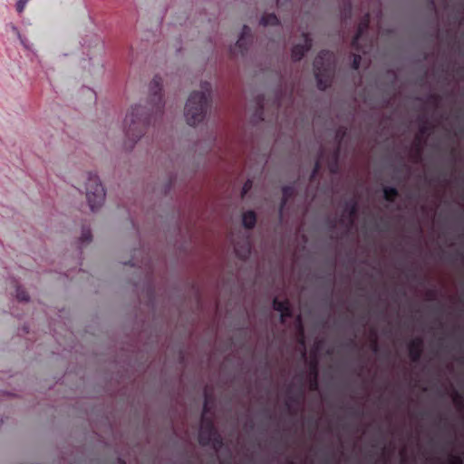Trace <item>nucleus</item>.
<instances>
[{
  "label": "nucleus",
  "instance_id": "obj_1",
  "mask_svg": "<svg viewBox=\"0 0 464 464\" xmlns=\"http://www.w3.org/2000/svg\"><path fill=\"white\" fill-rule=\"evenodd\" d=\"M150 102L147 105L140 103L130 106L123 120V131L128 146L132 148L145 134L151 121L152 114H160L164 107L162 100V79L155 76L150 83Z\"/></svg>",
  "mask_w": 464,
  "mask_h": 464
},
{
  "label": "nucleus",
  "instance_id": "obj_2",
  "mask_svg": "<svg viewBox=\"0 0 464 464\" xmlns=\"http://www.w3.org/2000/svg\"><path fill=\"white\" fill-rule=\"evenodd\" d=\"M200 87L201 90L193 92L186 102L184 115L187 123L190 126L201 122L208 111L211 84L208 82H203Z\"/></svg>",
  "mask_w": 464,
  "mask_h": 464
},
{
  "label": "nucleus",
  "instance_id": "obj_3",
  "mask_svg": "<svg viewBox=\"0 0 464 464\" xmlns=\"http://www.w3.org/2000/svg\"><path fill=\"white\" fill-rule=\"evenodd\" d=\"M334 69V54L329 51H321L314 61V76L317 87L320 90H325L327 88Z\"/></svg>",
  "mask_w": 464,
  "mask_h": 464
},
{
  "label": "nucleus",
  "instance_id": "obj_4",
  "mask_svg": "<svg viewBox=\"0 0 464 464\" xmlns=\"http://www.w3.org/2000/svg\"><path fill=\"white\" fill-rule=\"evenodd\" d=\"M208 403V396L205 395L203 412L198 430V440L203 446H211L213 449L218 450L221 448L223 441L217 431L213 421L207 417Z\"/></svg>",
  "mask_w": 464,
  "mask_h": 464
},
{
  "label": "nucleus",
  "instance_id": "obj_5",
  "mask_svg": "<svg viewBox=\"0 0 464 464\" xmlns=\"http://www.w3.org/2000/svg\"><path fill=\"white\" fill-rule=\"evenodd\" d=\"M85 193L89 207L95 211L102 206L105 200V189L96 173L87 172L84 175Z\"/></svg>",
  "mask_w": 464,
  "mask_h": 464
},
{
  "label": "nucleus",
  "instance_id": "obj_6",
  "mask_svg": "<svg viewBox=\"0 0 464 464\" xmlns=\"http://www.w3.org/2000/svg\"><path fill=\"white\" fill-rule=\"evenodd\" d=\"M251 39V29L247 25H244L240 36L234 46H231L230 53L233 55H245L248 49Z\"/></svg>",
  "mask_w": 464,
  "mask_h": 464
},
{
  "label": "nucleus",
  "instance_id": "obj_7",
  "mask_svg": "<svg viewBox=\"0 0 464 464\" xmlns=\"http://www.w3.org/2000/svg\"><path fill=\"white\" fill-rule=\"evenodd\" d=\"M369 20H370V15H369V14H367L358 25L357 32L352 41V47L355 51H358V52L362 51V53H365V51L362 50V47L360 46V41H361V38L362 37L363 34L367 31V29L369 27Z\"/></svg>",
  "mask_w": 464,
  "mask_h": 464
},
{
  "label": "nucleus",
  "instance_id": "obj_8",
  "mask_svg": "<svg viewBox=\"0 0 464 464\" xmlns=\"http://www.w3.org/2000/svg\"><path fill=\"white\" fill-rule=\"evenodd\" d=\"M312 47V39L304 34V43L295 44L292 49V59L294 61H300L304 53Z\"/></svg>",
  "mask_w": 464,
  "mask_h": 464
},
{
  "label": "nucleus",
  "instance_id": "obj_9",
  "mask_svg": "<svg viewBox=\"0 0 464 464\" xmlns=\"http://www.w3.org/2000/svg\"><path fill=\"white\" fill-rule=\"evenodd\" d=\"M422 348L423 340L420 337H416L409 343V355L413 362H418L420 360Z\"/></svg>",
  "mask_w": 464,
  "mask_h": 464
},
{
  "label": "nucleus",
  "instance_id": "obj_10",
  "mask_svg": "<svg viewBox=\"0 0 464 464\" xmlns=\"http://www.w3.org/2000/svg\"><path fill=\"white\" fill-rule=\"evenodd\" d=\"M273 307L276 311L280 313V320L285 323L286 317L292 316L290 304L287 300L281 301L275 298L273 301Z\"/></svg>",
  "mask_w": 464,
  "mask_h": 464
},
{
  "label": "nucleus",
  "instance_id": "obj_11",
  "mask_svg": "<svg viewBox=\"0 0 464 464\" xmlns=\"http://www.w3.org/2000/svg\"><path fill=\"white\" fill-rule=\"evenodd\" d=\"M357 212V202L353 199L348 200L344 204L343 217L348 226H353Z\"/></svg>",
  "mask_w": 464,
  "mask_h": 464
},
{
  "label": "nucleus",
  "instance_id": "obj_12",
  "mask_svg": "<svg viewBox=\"0 0 464 464\" xmlns=\"http://www.w3.org/2000/svg\"><path fill=\"white\" fill-rule=\"evenodd\" d=\"M256 215L253 211H246L243 214L242 223L246 228H252L256 225Z\"/></svg>",
  "mask_w": 464,
  "mask_h": 464
},
{
  "label": "nucleus",
  "instance_id": "obj_13",
  "mask_svg": "<svg viewBox=\"0 0 464 464\" xmlns=\"http://www.w3.org/2000/svg\"><path fill=\"white\" fill-rule=\"evenodd\" d=\"M398 196V190L394 187H384L383 188V198L389 202H393L395 198Z\"/></svg>",
  "mask_w": 464,
  "mask_h": 464
},
{
  "label": "nucleus",
  "instance_id": "obj_14",
  "mask_svg": "<svg viewBox=\"0 0 464 464\" xmlns=\"http://www.w3.org/2000/svg\"><path fill=\"white\" fill-rule=\"evenodd\" d=\"M279 20L275 14H268L266 15H263L260 20V24L264 26L266 25H276L278 24Z\"/></svg>",
  "mask_w": 464,
  "mask_h": 464
},
{
  "label": "nucleus",
  "instance_id": "obj_15",
  "mask_svg": "<svg viewBox=\"0 0 464 464\" xmlns=\"http://www.w3.org/2000/svg\"><path fill=\"white\" fill-rule=\"evenodd\" d=\"M294 187L293 186H285L283 188V198L281 202V209L286 205L287 200L293 196L294 194Z\"/></svg>",
  "mask_w": 464,
  "mask_h": 464
},
{
  "label": "nucleus",
  "instance_id": "obj_16",
  "mask_svg": "<svg viewBox=\"0 0 464 464\" xmlns=\"http://www.w3.org/2000/svg\"><path fill=\"white\" fill-rule=\"evenodd\" d=\"M92 236L91 229L89 227H82V235L80 237L81 244H82V245L88 244L92 241Z\"/></svg>",
  "mask_w": 464,
  "mask_h": 464
},
{
  "label": "nucleus",
  "instance_id": "obj_17",
  "mask_svg": "<svg viewBox=\"0 0 464 464\" xmlns=\"http://www.w3.org/2000/svg\"><path fill=\"white\" fill-rule=\"evenodd\" d=\"M16 298L19 301L27 302L29 300L28 294L21 287L16 288Z\"/></svg>",
  "mask_w": 464,
  "mask_h": 464
},
{
  "label": "nucleus",
  "instance_id": "obj_18",
  "mask_svg": "<svg viewBox=\"0 0 464 464\" xmlns=\"http://www.w3.org/2000/svg\"><path fill=\"white\" fill-rule=\"evenodd\" d=\"M429 131H430V127H429L427 121L421 120V122L419 126L420 136H423V135L429 133Z\"/></svg>",
  "mask_w": 464,
  "mask_h": 464
},
{
  "label": "nucleus",
  "instance_id": "obj_19",
  "mask_svg": "<svg viewBox=\"0 0 464 464\" xmlns=\"http://www.w3.org/2000/svg\"><path fill=\"white\" fill-rule=\"evenodd\" d=\"M21 44L24 46V49L28 51L34 50V44L30 43L25 37H24L22 34L18 37Z\"/></svg>",
  "mask_w": 464,
  "mask_h": 464
},
{
  "label": "nucleus",
  "instance_id": "obj_20",
  "mask_svg": "<svg viewBox=\"0 0 464 464\" xmlns=\"http://www.w3.org/2000/svg\"><path fill=\"white\" fill-rule=\"evenodd\" d=\"M235 250L240 258L245 259L247 256V255L249 254V246L248 245L244 246L241 250H239L236 247Z\"/></svg>",
  "mask_w": 464,
  "mask_h": 464
},
{
  "label": "nucleus",
  "instance_id": "obj_21",
  "mask_svg": "<svg viewBox=\"0 0 464 464\" xmlns=\"http://www.w3.org/2000/svg\"><path fill=\"white\" fill-rule=\"evenodd\" d=\"M450 464H463L462 458L457 455H450L449 457Z\"/></svg>",
  "mask_w": 464,
  "mask_h": 464
},
{
  "label": "nucleus",
  "instance_id": "obj_22",
  "mask_svg": "<svg viewBox=\"0 0 464 464\" xmlns=\"http://www.w3.org/2000/svg\"><path fill=\"white\" fill-rule=\"evenodd\" d=\"M361 60H362V58H361L360 54H353V63H352L353 69L357 70L360 67Z\"/></svg>",
  "mask_w": 464,
  "mask_h": 464
},
{
  "label": "nucleus",
  "instance_id": "obj_23",
  "mask_svg": "<svg viewBox=\"0 0 464 464\" xmlns=\"http://www.w3.org/2000/svg\"><path fill=\"white\" fill-rule=\"evenodd\" d=\"M28 1L29 0H18L16 3V11L18 13H22L24 10Z\"/></svg>",
  "mask_w": 464,
  "mask_h": 464
},
{
  "label": "nucleus",
  "instance_id": "obj_24",
  "mask_svg": "<svg viewBox=\"0 0 464 464\" xmlns=\"http://www.w3.org/2000/svg\"><path fill=\"white\" fill-rule=\"evenodd\" d=\"M320 158H322V153L320 154ZM320 160H321V159H319V160L315 162V164H314V167L313 172H312V174H311V179H314V178L316 176V174L318 173L319 169H320Z\"/></svg>",
  "mask_w": 464,
  "mask_h": 464
},
{
  "label": "nucleus",
  "instance_id": "obj_25",
  "mask_svg": "<svg viewBox=\"0 0 464 464\" xmlns=\"http://www.w3.org/2000/svg\"><path fill=\"white\" fill-rule=\"evenodd\" d=\"M7 26H8V27L10 28V30H11V31H12V32H13V33L17 36V38L19 37V35H21V34H20V32H19L18 28H17L14 24H8Z\"/></svg>",
  "mask_w": 464,
  "mask_h": 464
},
{
  "label": "nucleus",
  "instance_id": "obj_26",
  "mask_svg": "<svg viewBox=\"0 0 464 464\" xmlns=\"http://www.w3.org/2000/svg\"><path fill=\"white\" fill-rule=\"evenodd\" d=\"M251 181L247 180L243 186V194L247 193V191L251 188Z\"/></svg>",
  "mask_w": 464,
  "mask_h": 464
},
{
  "label": "nucleus",
  "instance_id": "obj_27",
  "mask_svg": "<svg viewBox=\"0 0 464 464\" xmlns=\"http://www.w3.org/2000/svg\"><path fill=\"white\" fill-rule=\"evenodd\" d=\"M337 157H338V150H336L334 151V160H336V159H337Z\"/></svg>",
  "mask_w": 464,
  "mask_h": 464
},
{
  "label": "nucleus",
  "instance_id": "obj_28",
  "mask_svg": "<svg viewBox=\"0 0 464 464\" xmlns=\"http://www.w3.org/2000/svg\"><path fill=\"white\" fill-rule=\"evenodd\" d=\"M297 323H298L299 326H301V317L300 316L297 317Z\"/></svg>",
  "mask_w": 464,
  "mask_h": 464
},
{
  "label": "nucleus",
  "instance_id": "obj_29",
  "mask_svg": "<svg viewBox=\"0 0 464 464\" xmlns=\"http://www.w3.org/2000/svg\"><path fill=\"white\" fill-rule=\"evenodd\" d=\"M286 0H276L277 4H283L285 3Z\"/></svg>",
  "mask_w": 464,
  "mask_h": 464
}]
</instances>
